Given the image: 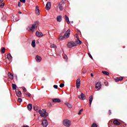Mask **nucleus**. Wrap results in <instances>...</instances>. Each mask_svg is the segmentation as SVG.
Returning <instances> with one entry per match:
<instances>
[{"instance_id": "nucleus-1", "label": "nucleus", "mask_w": 127, "mask_h": 127, "mask_svg": "<svg viewBox=\"0 0 127 127\" xmlns=\"http://www.w3.org/2000/svg\"><path fill=\"white\" fill-rule=\"evenodd\" d=\"M39 114H40L41 117H42L43 118H46L48 116V113L46 112V110H45V109L39 110Z\"/></svg>"}, {"instance_id": "nucleus-2", "label": "nucleus", "mask_w": 127, "mask_h": 127, "mask_svg": "<svg viewBox=\"0 0 127 127\" xmlns=\"http://www.w3.org/2000/svg\"><path fill=\"white\" fill-rule=\"evenodd\" d=\"M39 24V22L38 21H36L34 22V24L31 25V29L30 31L32 32H34V30H35V26L36 27H37L38 26V24Z\"/></svg>"}, {"instance_id": "nucleus-3", "label": "nucleus", "mask_w": 127, "mask_h": 127, "mask_svg": "<svg viewBox=\"0 0 127 127\" xmlns=\"http://www.w3.org/2000/svg\"><path fill=\"white\" fill-rule=\"evenodd\" d=\"M63 124L64 127H70L71 126V122L70 120L65 119L63 121Z\"/></svg>"}, {"instance_id": "nucleus-4", "label": "nucleus", "mask_w": 127, "mask_h": 127, "mask_svg": "<svg viewBox=\"0 0 127 127\" xmlns=\"http://www.w3.org/2000/svg\"><path fill=\"white\" fill-rule=\"evenodd\" d=\"M75 46H77V43L71 41L67 43V47L68 48H72V47H75Z\"/></svg>"}, {"instance_id": "nucleus-5", "label": "nucleus", "mask_w": 127, "mask_h": 127, "mask_svg": "<svg viewBox=\"0 0 127 127\" xmlns=\"http://www.w3.org/2000/svg\"><path fill=\"white\" fill-rule=\"evenodd\" d=\"M48 121L46 119H43L42 120V126L43 127H48Z\"/></svg>"}, {"instance_id": "nucleus-6", "label": "nucleus", "mask_w": 127, "mask_h": 127, "mask_svg": "<svg viewBox=\"0 0 127 127\" xmlns=\"http://www.w3.org/2000/svg\"><path fill=\"white\" fill-rule=\"evenodd\" d=\"M70 31L69 29L67 30L64 35V38H69Z\"/></svg>"}, {"instance_id": "nucleus-7", "label": "nucleus", "mask_w": 127, "mask_h": 127, "mask_svg": "<svg viewBox=\"0 0 127 127\" xmlns=\"http://www.w3.org/2000/svg\"><path fill=\"white\" fill-rule=\"evenodd\" d=\"M79 99L80 100H82L84 101V100H86V96H85V94L83 93H82L80 95V96H78Z\"/></svg>"}, {"instance_id": "nucleus-8", "label": "nucleus", "mask_w": 127, "mask_h": 127, "mask_svg": "<svg viewBox=\"0 0 127 127\" xmlns=\"http://www.w3.org/2000/svg\"><path fill=\"white\" fill-rule=\"evenodd\" d=\"M51 7V3L50 2H48L46 5V9L47 10H49Z\"/></svg>"}, {"instance_id": "nucleus-9", "label": "nucleus", "mask_w": 127, "mask_h": 127, "mask_svg": "<svg viewBox=\"0 0 127 127\" xmlns=\"http://www.w3.org/2000/svg\"><path fill=\"white\" fill-rule=\"evenodd\" d=\"M80 86H81V80L80 79H78L76 80V88L77 89L80 88Z\"/></svg>"}, {"instance_id": "nucleus-10", "label": "nucleus", "mask_w": 127, "mask_h": 127, "mask_svg": "<svg viewBox=\"0 0 127 127\" xmlns=\"http://www.w3.org/2000/svg\"><path fill=\"white\" fill-rule=\"evenodd\" d=\"M36 35L38 37H42L43 36V34L41 32H39V31H37L36 32Z\"/></svg>"}, {"instance_id": "nucleus-11", "label": "nucleus", "mask_w": 127, "mask_h": 127, "mask_svg": "<svg viewBox=\"0 0 127 127\" xmlns=\"http://www.w3.org/2000/svg\"><path fill=\"white\" fill-rule=\"evenodd\" d=\"M101 86H102V84H101L100 82H97L96 84L95 88L96 89H99V90H100L101 88Z\"/></svg>"}, {"instance_id": "nucleus-12", "label": "nucleus", "mask_w": 127, "mask_h": 127, "mask_svg": "<svg viewBox=\"0 0 127 127\" xmlns=\"http://www.w3.org/2000/svg\"><path fill=\"white\" fill-rule=\"evenodd\" d=\"M53 103H61V100L59 98H54L53 99Z\"/></svg>"}, {"instance_id": "nucleus-13", "label": "nucleus", "mask_w": 127, "mask_h": 127, "mask_svg": "<svg viewBox=\"0 0 127 127\" xmlns=\"http://www.w3.org/2000/svg\"><path fill=\"white\" fill-rule=\"evenodd\" d=\"M16 94L17 95V96L18 97V98H19V97H21V95H22L21 91L18 90H16Z\"/></svg>"}, {"instance_id": "nucleus-14", "label": "nucleus", "mask_w": 127, "mask_h": 127, "mask_svg": "<svg viewBox=\"0 0 127 127\" xmlns=\"http://www.w3.org/2000/svg\"><path fill=\"white\" fill-rule=\"evenodd\" d=\"M93 99H94V98L93 97V96L92 95H90L89 96V106H90V107H91V106L92 105V102H93Z\"/></svg>"}, {"instance_id": "nucleus-15", "label": "nucleus", "mask_w": 127, "mask_h": 127, "mask_svg": "<svg viewBox=\"0 0 127 127\" xmlns=\"http://www.w3.org/2000/svg\"><path fill=\"white\" fill-rule=\"evenodd\" d=\"M41 60H42V59L40 57V56H37L36 57V61L37 62H41Z\"/></svg>"}, {"instance_id": "nucleus-16", "label": "nucleus", "mask_w": 127, "mask_h": 127, "mask_svg": "<svg viewBox=\"0 0 127 127\" xmlns=\"http://www.w3.org/2000/svg\"><path fill=\"white\" fill-rule=\"evenodd\" d=\"M57 21L58 22H61L62 21V16L59 15L57 17Z\"/></svg>"}, {"instance_id": "nucleus-17", "label": "nucleus", "mask_w": 127, "mask_h": 127, "mask_svg": "<svg viewBox=\"0 0 127 127\" xmlns=\"http://www.w3.org/2000/svg\"><path fill=\"white\" fill-rule=\"evenodd\" d=\"M123 80H124L123 77H117L115 79V82H120V81H123Z\"/></svg>"}, {"instance_id": "nucleus-18", "label": "nucleus", "mask_w": 127, "mask_h": 127, "mask_svg": "<svg viewBox=\"0 0 127 127\" xmlns=\"http://www.w3.org/2000/svg\"><path fill=\"white\" fill-rule=\"evenodd\" d=\"M7 58L9 61H11V59H12V57L10 54H8L7 55Z\"/></svg>"}, {"instance_id": "nucleus-19", "label": "nucleus", "mask_w": 127, "mask_h": 127, "mask_svg": "<svg viewBox=\"0 0 127 127\" xmlns=\"http://www.w3.org/2000/svg\"><path fill=\"white\" fill-rule=\"evenodd\" d=\"M113 123L115 126H120V122H119L118 120H114L113 122Z\"/></svg>"}, {"instance_id": "nucleus-20", "label": "nucleus", "mask_w": 127, "mask_h": 127, "mask_svg": "<svg viewBox=\"0 0 127 127\" xmlns=\"http://www.w3.org/2000/svg\"><path fill=\"white\" fill-rule=\"evenodd\" d=\"M65 20L67 23V24H69V23H70V21L69 20V17H68V16H67L66 15H65Z\"/></svg>"}, {"instance_id": "nucleus-21", "label": "nucleus", "mask_w": 127, "mask_h": 127, "mask_svg": "<svg viewBox=\"0 0 127 127\" xmlns=\"http://www.w3.org/2000/svg\"><path fill=\"white\" fill-rule=\"evenodd\" d=\"M28 109L29 111H31L32 110V104H29L28 105Z\"/></svg>"}, {"instance_id": "nucleus-22", "label": "nucleus", "mask_w": 127, "mask_h": 127, "mask_svg": "<svg viewBox=\"0 0 127 127\" xmlns=\"http://www.w3.org/2000/svg\"><path fill=\"white\" fill-rule=\"evenodd\" d=\"M8 75L9 76V78L10 79H11V80H13V75L12 74H11V73L10 72H8Z\"/></svg>"}, {"instance_id": "nucleus-23", "label": "nucleus", "mask_w": 127, "mask_h": 127, "mask_svg": "<svg viewBox=\"0 0 127 127\" xmlns=\"http://www.w3.org/2000/svg\"><path fill=\"white\" fill-rule=\"evenodd\" d=\"M32 47H35L36 46V45L35 44V40H33L32 42Z\"/></svg>"}, {"instance_id": "nucleus-24", "label": "nucleus", "mask_w": 127, "mask_h": 127, "mask_svg": "<svg viewBox=\"0 0 127 127\" xmlns=\"http://www.w3.org/2000/svg\"><path fill=\"white\" fill-rule=\"evenodd\" d=\"M12 87L13 88V90H16V88L17 87L16 84H12Z\"/></svg>"}, {"instance_id": "nucleus-25", "label": "nucleus", "mask_w": 127, "mask_h": 127, "mask_svg": "<svg viewBox=\"0 0 127 127\" xmlns=\"http://www.w3.org/2000/svg\"><path fill=\"white\" fill-rule=\"evenodd\" d=\"M76 45L77 44H79V45H81L82 44V42L80 40H77L76 41Z\"/></svg>"}, {"instance_id": "nucleus-26", "label": "nucleus", "mask_w": 127, "mask_h": 127, "mask_svg": "<svg viewBox=\"0 0 127 127\" xmlns=\"http://www.w3.org/2000/svg\"><path fill=\"white\" fill-rule=\"evenodd\" d=\"M102 73L103 74H104V75H110V73H109V72L107 71H102Z\"/></svg>"}, {"instance_id": "nucleus-27", "label": "nucleus", "mask_w": 127, "mask_h": 127, "mask_svg": "<svg viewBox=\"0 0 127 127\" xmlns=\"http://www.w3.org/2000/svg\"><path fill=\"white\" fill-rule=\"evenodd\" d=\"M59 8L60 9V10H63V6H62V5L61 4H59Z\"/></svg>"}, {"instance_id": "nucleus-28", "label": "nucleus", "mask_w": 127, "mask_h": 127, "mask_svg": "<svg viewBox=\"0 0 127 127\" xmlns=\"http://www.w3.org/2000/svg\"><path fill=\"white\" fill-rule=\"evenodd\" d=\"M65 105L68 107V108H72V105L71 104L69 103H66Z\"/></svg>"}, {"instance_id": "nucleus-29", "label": "nucleus", "mask_w": 127, "mask_h": 127, "mask_svg": "<svg viewBox=\"0 0 127 127\" xmlns=\"http://www.w3.org/2000/svg\"><path fill=\"white\" fill-rule=\"evenodd\" d=\"M40 14V12L39 11V9H36V14H38V15H39Z\"/></svg>"}, {"instance_id": "nucleus-30", "label": "nucleus", "mask_w": 127, "mask_h": 127, "mask_svg": "<svg viewBox=\"0 0 127 127\" xmlns=\"http://www.w3.org/2000/svg\"><path fill=\"white\" fill-rule=\"evenodd\" d=\"M64 38H64V36L63 37V36H61L59 38V40L60 41H61L63 40V39H64Z\"/></svg>"}, {"instance_id": "nucleus-31", "label": "nucleus", "mask_w": 127, "mask_h": 127, "mask_svg": "<svg viewBox=\"0 0 127 127\" xmlns=\"http://www.w3.org/2000/svg\"><path fill=\"white\" fill-rule=\"evenodd\" d=\"M1 53H5V48H2L1 50Z\"/></svg>"}, {"instance_id": "nucleus-32", "label": "nucleus", "mask_w": 127, "mask_h": 127, "mask_svg": "<svg viewBox=\"0 0 127 127\" xmlns=\"http://www.w3.org/2000/svg\"><path fill=\"white\" fill-rule=\"evenodd\" d=\"M91 127H98V125L96 123H93Z\"/></svg>"}, {"instance_id": "nucleus-33", "label": "nucleus", "mask_w": 127, "mask_h": 127, "mask_svg": "<svg viewBox=\"0 0 127 127\" xmlns=\"http://www.w3.org/2000/svg\"><path fill=\"white\" fill-rule=\"evenodd\" d=\"M3 6H4V3H2L1 4H0V7H1V8H2Z\"/></svg>"}, {"instance_id": "nucleus-34", "label": "nucleus", "mask_w": 127, "mask_h": 127, "mask_svg": "<svg viewBox=\"0 0 127 127\" xmlns=\"http://www.w3.org/2000/svg\"><path fill=\"white\" fill-rule=\"evenodd\" d=\"M51 47L53 48H56V45H54V44H51Z\"/></svg>"}, {"instance_id": "nucleus-35", "label": "nucleus", "mask_w": 127, "mask_h": 127, "mask_svg": "<svg viewBox=\"0 0 127 127\" xmlns=\"http://www.w3.org/2000/svg\"><path fill=\"white\" fill-rule=\"evenodd\" d=\"M64 86H65L64 83H61L60 85V88H63V87H64Z\"/></svg>"}, {"instance_id": "nucleus-36", "label": "nucleus", "mask_w": 127, "mask_h": 127, "mask_svg": "<svg viewBox=\"0 0 127 127\" xmlns=\"http://www.w3.org/2000/svg\"><path fill=\"white\" fill-rule=\"evenodd\" d=\"M21 88H22L23 92H26L27 91V90L26 89V88L25 87H22Z\"/></svg>"}, {"instance_id": "nucleus-37", "label": "nucleus", "mask_w": 127, "mask_h": 127, "mask_svg": "<svg viewBox=\"0 0 127 127\" xmlns=\"http://www.w3.org/2000/svg\"><path fill=\"white\" fill-rule=\"evenodd\" d=\"M34 111H35L36 112H38V109L37 108V107H36V106H35V107H34Z\"/></svg>"}, {"instance_id": "nucleus-38", "label": "nucleus", "mask_w": 127, "mask_h": 127, "mask_svg": "<svg viewBox=\"0 0 127 127\" xmlns=\"http://www.w3.org/2000/svg\"><path fill=\"white\" fill-rule=\"evenodd\" d=\"M82 112H83V109L79 110V111L78 112V115H81L82 114Z\"/></svg>"}, {"instance_id": "nucleus-39", "label": "nucleus", "mask_w": 127, "mask_h": 127, "mask_svg": "<svg viewBox=\"0 0 127 127\" xmlns=\"http://www.w3.org/2000/svg\"><path fill=\"white\" fill-rule=\"evenodd\" d=\"M18 102H19V103H21L22 102V99L18 98Z\"/></svg>"}, {"instance_id": "nucleus-40", "label": "nucleus", "mask_w": 127, "mask_h": 127, "mask_svg": "<svg viewBox=\"0 0 127 127\" xmlns=\"http://www.w3.org/2000/svg\"><path fill=\"white\" fill-rule=\"evenodd\" d=\"M88 56H89L90 58L93 60V57H92V55H91V54L88 53Z\"/></svg>"}, {"instance_id": "nucleus-41", "label": "nucleus", "mask_w": 127, "mask_h": 127, "mask_svg": "<svg viewBox=\"0 0 127 127\" xmlns=\"http://www.w3.org/2000/svg\"><path fill=\"white\" fill-rule=\"evenodd\" d=\"M54 88L55 89H58V85H54Z\"/></svg>"}, {"instance_id": "nucleus-42", "label": "nucleus", "mask_w": 127, "mask_h": 127, "mask_svg": "<svg viewBox=\"0 0 127 127\" xmlns=\"http://www.w3.org/2000/svg\"><path fill=\"white\" fill-rule=\"evenodd\" d=\"M30 29H31V25L27 28V30L29 31L30 30Z\"/></svg>"}, {"instance_id": "nucleus-43", "label": "nucleus", "mask_w": 127, "mask_h": 127, "mask_svg": "<svg viewBox=\"0 0 127 127\" xmlns=\"http://www.w3.org/2000/svg\"><path fill=\"white\" fill-rule=\"evenodd\" d=\"M64 59L65 60H67V59H68V58H67V55H64Z\"/></svg>"}, {"instance_id": "nucleus-44", "label": "nucleus", "mask_w": 127, "mask_h": 127, "mask_svg": "<svg viewBox=\"0 0 127 127\" xmlns=\"http://www.w3.org/2000/svg\"><path fill=\"white\" fill-rule=\"evenodd\" d=\"M21 5V3L20 2V1H19V2H18V6L19 7H20V6Z\"/></svg>"}, {"instance_id": "nucleus-45", "label": "nucleus", "mask_w": 127, "mask_h": 127, "mask_svg": "<svg viewBox=\"0 0 127 127\" xmlns=\"http://www.w3.org/2000/svg\"><path fill=\"white\" fill-rule=\"evenodd\" d=\"M20 1H21V2H23V3H24V2L26 1V0H20Z\"/></svg>"}, {"instance_id": "nucleus-46", "label": "nucleus", "mask_w": 127, "mask_h": 127, "mask_svg": "<svg viewBox=\"0 0 127 127\" xmlns=\"http://www.w3.org/2000/svg\"><path fill=\"white\" fill-rule=\"evenodd\" d=\"M52 105H51V104L50 103L48 104V107H49V108H51V106Z\"/></svg>"}, {"instance_id": "nucleus-47", "label": "nucleus", "mask_w": 127, "mask_h": 127, "mask_svg": "<svg viewBox=\"0 0 127 127\" xmlns=\"http://www.w3.org/2000/svg\"><path fill=\"white\" fill-rule=\"evenodd\" d=\"M27 95H28V97H31V94L30 93H28Z\"/></svg>"}, {"instance_id": "nucleus-48", "label": "nucleus", "mask_w": 127, "mask_h": 127, "mask_svg": "<svg viewBox=\"0 0 127 127\" xmlns=\"http://www.w3.org/2000/svg\"><path fill=\"white\" fill-rule=\"evenodd\" d=\"M36 9H39V7L38 6H36Z\"/></svg>"}, {"instance_id": "nucleus-49", "label": "nucleus", "mask_w": 127, "mask_h": 127, "mask_svg": "<svg viewBox=\"0 0 127 127\" xmlns=\"http://www.w3.org/2000/svg\"><path fill=\"white\" fill-rule=\"evenodd\" d=\"M112 114V111L109 110V115H111Z\"/></svg>"}, {"instance_id": "nucleus-50", "label": "nucleus", "mask_w": 127, "mask_h": 127, "mask_svg": "<svg viewBox=\"0 0 127 127\" xmlns=\"http://www.w3.org/2000/svg\"><path fill=\"white\" fill-rule=\"evenodd\" d=\"M18 13H20V14H21L22 13V12H21V11H19L18 12Z\"/></svg>"}, {"instance_id": "nucleus-51", "label": "nucleus", "mask_w": 127, "mask_h": 127, "mask_svg": "<svg viewBox=\"0 0 127 127\" xmlns=\"http://www.w3.org/2000/svg\"><path fill=\"white\" fill-rule=\"evenodd\" d=\"M51 104V105L52 106V105H54V103H53V102H51L50 103Z\"/></svg>"}, {"instance_id": "nucleus-52", "label": "nucleus", "mask_w": 127, "mask_h": 127, "mask_svg": "<svg viewBox=\"0 0 127 127\" xmlns=\"http://www.w3.org/2000/svg\"><path fill=\"white\" fill-rule=\"evenodd\" d=\"M91 77H93L94 76V75L93 74V73H91Z\"/></svg>"}, {"instance_id": "nucleus-53", "label": "nucleus", "mask_w": 127, "mask_h": 127, "mask_svg": "<svg viewBox=\"0 0 127 127\" xmlns=\"http://www.w3.org/2000/svg\"><path fill=\"white\" fill-rule=\"evenodd\" d=\"M23 127H29L28 126H23Z\"/></svg>"}, {"instance_id": "nucleus-54", "label": "nucleus", "mask_w": 127, "mask_h": 127, "mask_svg": "<svg viewBox=\"0 0 127 127\" xmlns=\"http://www.w3.org/2000/svg\"><path fill=\"white\" fill-rule=\"evenodd\" d=\"M83 73L85 74V73H86V71H83Z\"/></svg>"}, {"instance_id": "nucleus-55", "label": "nucleus", "mask_w": 127, "mask_h": 127, "mask_svg": "<svg viewBox=\"0 0 127 127\" xmlns=\"http://www.w3.org/2000/svg\"><path fill=\"white\" fill-rule=\"evenodd\" d=\"M0 1H3V0H0Z\"/></svg>"}, {"instance_id": "nucleus-56", "label": "nucleus", "mask_w": 127, "mask_h": 127, "mask_svg": "<svg viewBox=\"0 0 127 127\" xmlns=\"http://www.w3.org/2000/svg\"><path fill=\"white\" fill-rule=\"evenodd\" d=\"M42 80H45L44 78H42Z\"/></svg>"}, {"instance_id": "nucleus-57", "label": "nucleus", "mask_w": 127, "mask_h": 127, "mask_svg": "<svg viewBox=\"0 0 127 127\" xmlns=\"http://www.w3.org/2000/svg\"><path fill=\"white\" fill-rule=\"evenodd\" d=\"M16 78H17V76H16Z\"/></svg>"}]
</instances>
